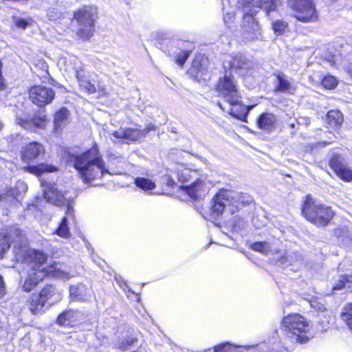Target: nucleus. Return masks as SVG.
Listing matches in <instances>:
<instances>
[{
	"label": "nucleus",
	"instance_id": "obj_1",
	"mask_svg": "<svg viewBox=\"0 0 352 352\" xmlns=\"http://www.w3.org/2000/svg\"><path fill=\"white\" fill-rule=\"evenodd\" d=\"M20 254L29 266L27 276L22 284V289L26 292L32 291L47 276L63 280H68L72 276L58 264L47 263V256L43 251L24 248Z\"/></svg>",
	"mask_w": 352,
	"mask_h": 352
},
{
	"label": "nucleus",
	"instance_id": "obj_2",
	"mask_svg": "<svg viewBox=\"0 0 352 352\" xmlns=\"http://www.w3.org/2000/svg\"><path fill=\"white\" fill-rule=\"evenodd\" d=\"M223 65L225 69L228 68L239 70V74L244 76L248 75L254 67L253 62L247 60L242 56H229L228 59L223 61ZM216 91L229 104H235L241 98L236 80L230 73L227 72V70L224 76L219 78L216 85Z\"/></svg>",
	"mask_w": 352,
	"mask_h": 352
},
{
	"label": "nucleus",
	"instance_id": "obj_3",
	"mask_svg": "<svg viewBox=\"0 0 352 352\" xmlns=\"http://www.w3.org/2000/svg\"><path fill=\"white\" fill-rule=\"evenodd\" d=\"M71 160L80 178L85 183L109 173L96 146L81 154L72 155Z\"/></svg>",
	"mask_w": 352,
	"mask_h": 352
},
{
	"label": "nucleus",
	"instance_id": "obj_4",
	"mask_svg": "<svg viewBox=\"0 0 352 352\" xmlns=\"http://www.w3.org/2000/svg\"><path fill=\"white\" fill-rule=\"evenodd\" d=\"M243 6V24L242 34L245 39L253 40L260 35L259 25L253 18L258 9H263L269 14L277 8V3L274 0H241Z\"/></svg>",
	"mask_w": 352,
	"mask_h": 352
},
{
	"label": "nucleus",
	"instance_id": "obj_5",
	"mask_svg": "<svg viewBox=\"0 0 352 352\" xmlns=\"http://www.w3.org/2000/svg\"><path fill=\"white\" fill-rule=\"evenodd\" d=\"M311 327L309 321L302 316L292 314L283 318L280 329L285 339L292 343H306L309 340Z\"/></svg>",
	"mask_w": 352,
	"mask_h": 352
},
{
	"label": "nucleus",
	"instance_id": "obj_6",
	"mask_svg": "<svg viewBox=\"0 0 352 352\" xmlns=\"http://www.w3.org/2000/svg\"><path fill=\"white\" fill-rule=\"evenodd\" d=\"M252 201L250 197H243L228 190L220 191L213 199L211 206L212 216L215 218L223 211L234 214L240 206Z\"/></svg>",
	"mask_w": 352,
	"mask_h": 352
},
{
	"label": "nucleus",
	"instance_id": "obj_7",
	"mask_svg": "<svg viewBox=\"0 0 352 352\" xmlns=\"http://www.w3.org/2000/svg\"><path fill=\"white\" fill-rule=\"evenodd\" d=\"M302 214L309 221L318 227L326 226L334 216L330 207L316 203L309 195L306 197Z\"/></svg>",
	"mask_w": 352,
	"mask_h": 352
},
{
	"label": "nucleus",
	"instance_id": "obj_8",
	"mask_svg": "<svg viewBox=\"0 0 352 352\" xmlns=\"http://www.w3.org/2000/svg\"><path fill=\"white\" fill-rule=\"evenodd\" d=\"M97 14V8L93 6H83L74 13V20L78 24L76 33L78 37L88 39L93 35Z\"/></svg>",
	"mask_w": 352,
	"mask_h": 352
},
{
	"label": "nucleus",
	"instance_id": "obj_9",
	"mask_svg": "<svg viewBox=\"0 0 352 352\" xmlns=\"http://www.w3.org/2000/svg\"><path fill=\"white\" fill-rule=\"evenodd\" d=\"M294 17L303 23L316 21L318 14L313 0H295L292 5Z\"/></svg>",
	"mask_w": 352,
	"mask_h": 352
},
{
	"label": "nucleus",
	"instance_id": "obj_10",
	"mask_svg": "<svg viewBox=\"0 0 352 352\" xmlns=\"http://www.w3.org/2000/svg\"><path fill=\"white\" fill-rule=\"evenodd\" d=\"M65 63H69L65 69L66 70L70 71L71 69H73L74 71L81 91L89 94L96 92V89L94 85L88 80L85 76L82 74V64L78 58H70L69 60H67Z\"/></svg>",
	"mask_w": 352,
	"mask_h": 352
},
{
	"label": "nucleus",
	"instance_id": "obj_11",
	"mask_svg": "<svg viewBox=\"0 0 352 352\" xmlns=\"http://www.w3.org/2000/svg\"><path fill=\"white\" fill-rule=\"evenodd\" d=\"M30 98L39 107L50 103L54 98L55 93L52 89L43 86H34L29 91Z\"/></svg>",
	"mask_w": 352,
	"mask_h": 352
},
{
	"label": "nucleus",
	"instance_id": "obj_12",
	"mask_svg": "<svg viewBox=\"0 0 352 352\" xmlns=\"http://www.w3.org/2000/svg\"><path fill=\"white\" fill-rule=\"evenodd\" d=\"M12 238L16 243H23L25 240L22 232L16 228L0 229V256L9 248Z\"/></svg>",
	"mask_w": 352,
	"mask_h": 352
},
{
	"label": "nucleus",
	"instance_id": "obj_13",
	"mask_svg": "<svg viewBox=\"0 0 352 352\" xmlns=\"http://www.w3.org/2000/svg\"><path fill=\"white\" fill-rule=\"evenodd\" d=\"M211 186L210 182L206 176H201L196 179L190 185H184L182 187V190L186 192L190 197L197 198L206 195Z\"/></svg>",
	"mask_w": 352,
	"mask_h": 352
},
{
	"label": "nucleus",
	"instance_id": "obj_14",
	"mask_svg": "<svg viewBox=\"0 0 352 352\" xmlns=\"http://www.w3.org/2000/svg\"><path fill=\"white\" fill-rule=\"evenodd\" d=\"M329 166L341 179L345 182L352 181V170L345 164L341 155L334 154L329 160Z\"/></svg>",
	"mask_w": 352,
	"mask_h": 352
},
{
	"label": "nucleus",
	"instance_id": "obj_15",
	"mask_svg": "<svg viewBox=\"0 0 352 352\" xmlns=\"http://www.w3.org/2000/svg\"><path fill=\"white\" fill-rule=\"evenodd\" d=\"M15 122L17 124L21 126L27 130H34L36 129H44L46 126L47 119L45 115L37 116L33 118L26 114L16 116Z\"/></svg>",
	"mask_w": 352,
	"mask_h": 352
},
{
	"label": "nucleus",
	"instance_id": "obj_16",
	"mask_svg": "<svg viewBox=\"0 0 352 352\" xmlns=\"http://www.w3.org/2000/svg\"><path fill=\"white\" fill-rule=\"evenodd\" d=\"M45 198L48 202L56 206L65 205L67 203L62 190H59L56 184L47 183L43 184Z\"/></svg>",
	"mask_w": 352,
	"mask_h": 352
},
{
	"label": "nucleus",
	"instance_id": "obj_17",
	"mask_svg": "<svg viewBox=\"0 0 352 352\" xmlns=\"http://www.w3.org/2000/svg\"><path fill=\"white\" fill-rule=\"evenodd\" d=\"M93 291L83 284L72 285L69 287V298L72 301L88 302L91 300Z\"/></svg>",
	"mask_w": 352,
	"mask_h": 352
},
{
	"label": "nucleus",
	"instance_id": "obj_18",
	"mask_svg": "<svg viewBox=\"0 0 352 352\" xmlns=\"http://www.w3.org/2000/svg\"><path fill=\"white\" fill-rule=\"evenodd\" d=\"M45 151L42 144L33 142L23 147L21 151V159L24 162L29 163L32 160L37 158L40 155L43 154Z\"/></svg>",
	"mask_w": 352,
	"mask_h": 352
},
{
	"label": "nucleus",
	"instance_id": "obj_19",
	"mask_svg": "<svg viewBox=\"0 0 352 352\" xmlns=\"http://www.w3.org/2000/svg\"><path fill=\"white\" fill-rule=\"evenodd\" d=\"M111 135L116 138L124 139L126 142H134L144 136V133L139 129L126 128L113 131Z\"/></svg>",
	"mask_w": 352,
	"mask_h": 352
},
{
	"label": "nucleus",
	"instance_id": "obj_20",
	"mask_svg": "<svg viewBox=\"0 0 352 352\" xmlns=\"http://www.w3.org/2000/svg\"><path fill=\"white\" fill-rule=\"evenodd\" d=\"M74 211L73 207L67 204L66 216L64 217L56 229L55 233L62 238H69L70 236V232L68 228L69 221L74 220Z\"/></svg>",
	"mask_w": 352,
	"mask_h": 352
},
{
	"label": "nucleus",
	"instance_id": "obj_21",
	"mask_svg": "<svg viewBox=\"0 0 352 352\" xmlns=\"http://www.w3.org/2000/svg\"><path fill=\"white\" fill-rule=\"evenodd\" d=\"M39 294L43 298V300L46 304L49 303L50 305L60 301L63 298L62 293L52 285H46L42 289Z\"/></svg>",
	"mask_w": 352,
	"mask_h": 352
},
{
	"label": "nucleus",
	"instance_id": "obj_22",
	"mask_svg": "<svg viewBox=\"0 0 352 352\" xmlns=\"http://www.w3.org/2000/svg\"><path fill=\"white\" fill-rule=\"evenodd\" d=\"M230 109L227 111L232 117L242 121L246 122V118L249 111L254 107L252 106H245L241 102V99L235 104H229Z\"/></svg>",
	"mask_w": 352,
	"mask_h": 352
},
{
	"label": "nucleus",
	"instance_id": "obj_23",
	"mask_svg": "<svg viewBox=\"0 0 352 352\" xmlns=\"http://www.w3.org/2000/svg\"><path fill=\"white\" fill-rule=\"evenodd\" d=\"M24 169L27 172L36 176H41L45 173H54L58 170L55 166L45 163H41L36 166H28Z\"/></svg>",
	"mask_w": 352,
	"mask_h": 352
},
{
	"label": "nucleus",
	"instance_id": "obj_24",
	"mask_svg": "<svg viewBox=\"0 0 352 352\" xmlns=\"http://www.w3.org/2000/svg\"><path fill=\"white\" fill-rule=\"evenodd\" d=\"M276 118L274 115L264 113L260 116L257 120L259 129L265 131H272L275 127Z\"/></svg>",
	"mask_w": 352,
	"mask_h": 352
},
{
	"label": "nucleus",
	"instance_id": "obj_25",
	"mask_svg": "<svg viewBox=\"0 0 352 352\" xmlns=\"http://www.w3.org/2000/svg\"><path fill=\"white\" fill-rule=\"evenodd\" d=\"M46 303L43 300L41 295L38 294H33L28 302V307L31 312L37 314L43 311Z\"/></svg>",
	"mask_w": 352,
	"mask_h": 352
},
{
	"label": "nucleus",
	"instance_id": "obj_26",
	"mask_svg": "<svg viewBox=\"0 0 352 352\" xmlns=\"http://www.w3.org/2000/svg\"><path fill=\"white\" fill-rule=\"evenodd\" d=\"M79 315L76 310H67L58 316L57 322L61 325H70L78 320Z\"/></svg>",
	"mask_w": 352,
	"mask_h": 352
},
{
	"label": "nucleus",
	"instance_id": "obj_27",
	"mask_svg": "<svg viewBox=\"0 0 352 352\" xmlns=\"http://www.w3.org/2000/svg\"><path fill=\"white\" fill-rule=\"evenodd\" d=\"M276 77L278 79V85L276 88V91L288 94L293 93L295 89L284 74H278Z\"/></svg>",
	"mask_w": 352,
	"mask_h": 352
},
{
	"label": "nucleus",
	"instance_id": "obj_28",
	"mask_svg": "<svg viewBox=\"0 0 352 352\" xmlns=\"http://www.w3.org/2000/svg\"><path fill=\"white\" fill-rule=\"evenodd\" d=\"M326 122L330 127L336 128L340 126L343 122V116L340 111H329L326 117Z\"/></svg>",
	"mask_w": 352,
	"mask_h": 352
},
{
	"label": "nucleus",
	"instance_id": "obj_29",
	"mask_svg": "<svg viewBox=\"0 0 352 352\" xmlns=\"http://www.w3.org/2000/svg\"><path fill=\"white\" fill-rule=\"evenodd\" d=\"M343 288L349 290L352 289V275H340L337 282L333 285L332 290L337 291Z\"/></svg>",
	"mask_w": 352,
	"mask_h": 352
},
{
	"label": "nucleus",
	"instance_id": "obj_30",
	"mask_svg": "<svg viewBox=\"0 0 352 352\" xmlns=\"http://www.w3.org/2000/svg\"><path fill=\"white\" fill-rule=\"evenodd\" d=\"M69 111L65 108H61L54 116V128L58 132L66 124Z\"/></svg>",
	"mask_w": 352,
	"mask_h": 352
},
{
	"label": "nucleus",
	"instance_id": "obj_31",
	"mask_svg": "<svg viewBox=\"0 0 352 352\" xmlns=\"http://www.w3.org/2000/svg\"><path fill=\"white\" fill-rule=\"evenodd\" d=\"M134 183L137 187L143 190H152L155 188V184L152 180L144 177H136Z\"/></svg>",
	"mask_w": 352,
	"mask_h": 352
},
{
	"label": "nucleus",
	"instance_id": "obj_32",
	"mask_svg": "<svg viewBox=\"0 0 352 352\" xmlns=\"http://www.w3.org/2000/svg\"><path fill=\"white\" fill-rule=\"evenodd\" d=\"M341 318L352 331V303L346 305L342 309Z\"/></svg>",
	"mask_w": 352,
	"mask_h": 352
},
{
	"label": "nucleus",
	"instance_id": "obj_33",
	"mask_svg": "<svg viewBox=\"0 0 352 352\" xmlns=\"http://www.w3.org/2000/svg\"><path fill=\"white\" fill-rule=\"evenodd\" d=\"M335 236L341 240L344 245H348L352 240L351 236L346 227L338 228L334 230Z\"/></svg>",
	"mask_w": 352,
	"mask_h": 352
},
{
	"label": "nucleus",
	"instance_id": "obj_34",
	"mask_svg": "<svg viewBox=\"0 0 352 352\" xmlns=\"http://www.w3.org/2000/svg\"><path fill=\"white\" fill-rule=\"evenodd\" d=\"M27 188L28 186L24 182L19 181L14 189H10L8 191L6 197H11L13 199H17L20 194L26 192Z\"/></svg>",
	"mask_w": 352,
	"mask_h": 352
},
{
	"label": "nucleus",
	"instance_id": "obj_35",
	"mask_svg": "<svg viewBox=\"0 0 352 352\" xmlns=\"http://www.w3.org/2000/svg\"><path fill=\"white\" fill-rule=\"evenodd\" d=\"M272 29L276 35H282L287 30L288 24L281 20H276L272 24Z\"/></svg>",
	"mask_w": 352,
	"mask_h": 352
},
{
	"label": "nucleus",
	"instance_id": "obj_36",
	"mask_svg": "<svg viewBox=\"0 0 352 352\" xmlns=\"http://www.w3.org/2000/svg\"><path fill=\"white\" fill-rule=\"evenodd\" d=\"M251 248L253 250L259 252L263 254H268L271 251V247L266 242H256L252 244Z\"/></svg>",
	"mask_w": 352,
	"mask_h": 352
},
{
	"label": "nucleus",
	"instance_id": "obj_37",
	"mask_svg": "<svg viewBox=\"0 0 352 352\" xmlns=\"http://www.w3.org/2000/svg\"><path fill=\"white\" fill-rule=\"evenodd\" d=\"M322 85L326 89H333L337 87L338 80L336 77L328 75L323 78Z\"/></svg>",
	"mask_w": 352,
	"mask_h": 352
},
{
	"label": "nucleus",
	"instance_id": "obj_38",
	"mask_svg": "<svg viewBox=\"0 0 352 352\" xmlns=\"http://www.w3.org/2000/svg\"><path fill=\"white\" fill-rule=\"evenodd\" d=\"M32 19L30 18L28 19H23L20 17H15L14 19V23L15 25L21 29H25L28 26H29L32 23Z\"/></svg>",
	"mask_w": 352,
	"mask_h": 352
},
{
	"label": "nucleus",
	"instance_id": "obj_39",
	"mask_svg": "<svg viewBox=\"0 0 352 352\" xmlns=\"http://www.w3.org/2000/svg\"><path fill=\"white\" fill-rule=\"evenodd\" d=\"M236 346H232L229 343H223L214 347V352H236Z\"/></svg>",
	"mask_w": 352,
	"mask_h": 352
},
{
	"label": "nucleus",
	"instance_id": "obj_40",
	"mask_svg": "<svg viewBox=\"0 0 352 352\" xmlns=\"http://www.w3.org/2000/svg\"><path fill=\"white\" fill-rule=\"evenodd\" d=\"M189 54H190V52L188 51L180 52L176 57L177 63L180 66L184 65V64L186 63V60L188 59Z\"/></svg>",
	"mask_w": 352,
	"mask_h": 352
},
{
	"label": "nucleus",
	"instance_id": "obj_41",
	"mask_svg": "<svg viewBox=\"0 0 352 352\" xmlns=\"http://www.w3.org/2000/svg\"><path fill=\"white\" fill-rule=\"evenodd\" d=\"M136 342L135 338H127L122 342H120L118 343V348H119L121 350H126L128 349L129 346H131V344H134Z\"/></svg>",
	"mask_w": 352,
	"mask_h": 352
},
{
	"label": "nucleus",
	"instance_id": "obj_42",
	"mask_svg": "<svg viewBox=\"0 0 352 352\" xmlns=\"http://www.w3.org/2000/svg\"><path fill=\"white\" fill-rule=\"evenodd\" d=\"M47 15L50 20H56L60 16V12H58L55 8H50L47 11Z\"/></svg>",
	"mask_w": 352,
	"mask_h": 352
},
{
	"label": "nucleus",
	"instance_id": "obj_43",
	"mask_svg": "<svg viewBox=\"0 0 352 352\" xmlns=\"http://www.w3.org/2000/svg\"><path fill=\"white\" fill-rule=\"evenodd\" d=\"M189 173H192V174H194V175L196 174V173L195 171L192 172V171H190L188 169H184L180 174L178 175V179L181 182H186L187 181L186 176H188Z\"/></svg>",
	"mask_w": 352,
	"mask_h": 352
},
{
	"label": "nucleus",
	"instance_id": "obj_44",
	"mask_svg": "<svg viewBox=\"0 0 352 352\" xmlns=\"http://www.w3.org/2000/svg\"><path fill=\"white\" fill-rule=\"evenodd\" d=\"M311 306L313 308L316 309V310H318L320 311H323L325 309L324 306L322 304H321L317 301L311 302Z\"/></svg>",
	"mask_w": 352,
	"mask_h": 352
},
{
	"label": "nucleus",
	"instance_id": "obj_45",
	"mask_svg": "<svg viewBox=\"0 0 352 352\" xmlns=\"http://www.w3.org/2000/svg\"><path fill=\"white\" fill-rule=\"evenodd\" d=\"M234 16V14L233 12H228L223 17L224 23L229 25L232 22V18Z\"/></svg>",
	"mask_w": 352,
	"mask_h": 352
},
{
	"label": "nucleus",
	"instance_id": "obj_46",
	"mask_svg": "<svg viewBox=\"0 0 352 352\" xmlns=\"http://www.w3.org/2000/svg\"><path fill=\"white\" fill-rule=\"evenodd\" d=\"M280 346V344L278 343L276 344V347H273L270 351H264V352H288V350L286 347L282 346L280 349L278 348Z\"/></svg>",
	"mask_w": 352,
	"mask_h": 352
},
{
	"label": "nucleus",
	"instance_id": "obj_47",
	"mask_svg": "<svg viewBox=\"0 0 352 352\" xmlns=\"http://www.w3.org/2000/svg\"><path fill=\"white\" fill-rule=\"evenodd\" d=\"M2 63L0 61V90H3L6 88V85L3 82V79L1 74Z\"/></svg>",
	"mask_w": 352,
	"mask_h": 352
},
{
	"label": "nucleus",
	"instance_id": "obj_48",
	"mask_svg": "<svg viewBox=\"0 0 352 352\" xmlns=\"http://www.w3.org/2000/svg\"><path fill=\"white\" fill-rule=\"evenodd\" d=\"M200 65V60H199V57H197L192 62V67L197 69H199V65Z\"/></svg>",
	"mask_w": 352,
	"mask_h": 352
},
{
	"label": "nucleus",
	"instance_id": "obj_49",
	"mask_svg": "<svg viewBox=\"0 0 352 352\" xmlns=\"http://www.w3.org/2000/svg\"><path fill=\"white\" fill-rule=\"evenodd\" d=\"M4 294V282L3 278L0 276V298Z\"/></svg>",
	"mask_w": 352,
	"mask_h": 352
},
{
	"label": "nucleus",
	"instance_id": "obj_50",
	"mask_svg": "<svg viewBox=\"0 0 352 352\" xmlns=\"http://www.w3.org/2000/svg\"><path fill=\"white\" fill-rule=\"evenodd\" d=\"M153 130H155V126L153 124H149L148 126H147L146 129L142 130V131L143 133H144V135H145L150 131H153Z\"/></svg>",
	"mask_w": 352,
	"mask_h": 352
},
{
	"label": "nucleus",
	"instance_id": "obj_51",
	"mask_svg": "<svg viewBox=\"0 0 352 352\" xmlns=\"http://www.w3.org/2000/svg\"><path fill=\"white\" fill-rule=\"evenodd\" d=\"M286 260L287 261L289 262V263H292V255H289L286 257Z\"/></svg>",
	"mask_w": 352,
	"mask_h": 352
},
{
	"label": "nucleus",
	"instance_id": "obj_52",
	"mask_svg": "<svg viewBox=\"0 0 352 352\" xmlns=\"http://www.w3.org/2000/svg\"><path fill=\"white\" fill-rule=\"evenodd\" d=\"M258 347L262 351H264V349L266 348V346H265V344H262V345L259 346Z\"/></svg>",
	"mask_w": 352,
	"mask_h": 352
},
{
	"label": "nucleus",
	"instance_id": "obj_53",
	"mask_svg": "<svg viewBox=\"0 0 352 352\" xmlns=\"http://www.w3.org/2000/svg\"><path fill=\"white\" fill-rule=\"evenodd\" d=\"M218 105H219V107L221 109H222L223 110H224V109H223V107H222V104H221V103H219H219H218Z\"/></svg>",
	"mask_w": 352,
	"mask_h": 352
},
{
	"label": "nucleus",
	"instance_id": "obj_54",
	"mask_svg": "<svg viewBox=\"0 0 352 352\" xmlns=\"http://www.w3.org/2000/svg\"><path fill=\"white\" fill-rule=\"evenodd\" d=\"M4 199V197L3 195H0V200H2ZM6 199V197H5Z\"/></svg>",
	"mask_w": 352,
	"mask_h": 352
},
{
	"label": "nucleus",
	"instance_id": "obj_55",
	"mask_svg": "<svg viewBox=\"0 0 352 352\" xmlns=\"http://www.w3.org/2000/svg\"><path fill=\"white\" fill-rule=\"evenodd\" d=\"M2 127H3V124H2V123L0 122V130L2 129Z\"/></svg>",
	"mask_w": 352,
	"mask_h": 352
},
{
	"label": "nucleus",
	"instance_id": "obj_56",
	"mask_svg": "<svg viewBox=\"0 0 352 352\" xmlns=\"http://www.w3.org/2000/svg\"><path fill=\"white\" fill-rule=\"evenodd\" d=\"M290 125H291V127H292V128H294V126H295V124L294 123L291 124Z\"/></svg>",
	"mask_w": 352,
	"mask_h": 352
},
{
	"label": "nucleus",
	"instance_id": "obj_57",
	"mask_svg": "<svg viewBox=\"0 0 352 352\" xmlns=\"http://www.w3.org/2000/svg\"><path fill=\"white\" fill-rule=\"evenodd\" d=\"M296 262L298 263H300V260L298 259Z\"/></svg>",
	"mask_w": 352,
	"mask_h": 352
},
{
	"label": "nucleus",
	"instance_id": "obj_58",
	"mask_svg": "<svg viewBox=\"0 0 352 352\" xmlns=\"http://www.w3.org/2000/svg\"><path fill=\"white\" fill-rule=\"evenodd\" d=\"M251 346H245V349H249L250 348Z\"/></svg>",
	"mask_w": 352,
	"mask_h": 352
}]
</instances>
